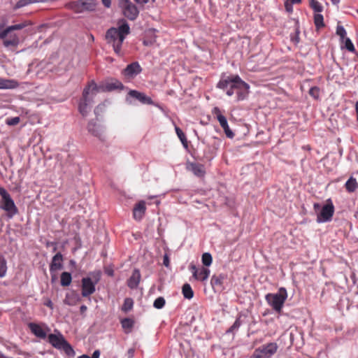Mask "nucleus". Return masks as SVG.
<instances>
[{
  "label": "nucleus",
  "mask_w": 358,
  "mask_h": 358,
  "mask_svg": "<svg viewBox=\"0 0 358 358\" xmlns=\"http://www.w3.org/2000/svg\"><path fill=\"white\" fill-rule=\"evenodd\" d=\"M124 85L117 80H114L107 81L97 85L94 80L88 83L87 85L84 88L83 96L79 103L78 109L82 115L85 116L88 113V106L93 101L94 97L99 92H111L115 90H122Z\"/></svg>",
  "instance_id": "obj_1"
},
{
  "label": "nucleus",
  "mask_w": 358,
  "mask_h": 358,
  "mask_svg": "<svg viewBox=\"0 0 358 358\" xmlns=\"http://www.w3.org/2000/svg\"><path fill=\"white\" fill-rule=\"evenodd\" d=\"M217 87L226 92L229 96L236 94V101H242L246 99L249 94L250 86L243 81L238 75L222 76Z\"/></svg>",
  "instance_id": "obj_2"
},
{
  "label": "nucleus",
  "mask_w": 358,
  "mask_h": 358,
  "mask_svg": "<svg viewBox=\"0 0 358 358\" xmlns=\"http://www.w3.org/2000/svg\"><path fill=\"white\" fill-rule=\"evenodd\" d=\"M130 33V27L127 22H124L117 28L111 27L106 33L108 44L112 45L114 52L118 56H122V46L126 36Z\"/></svg>",
  "instance_id": "obj_3"
},
{
  "label": "nucleus",
  "mask_w": 358,
  "mask_h": 358,
  "mask_svg": "<svg viewBox=\"0 0 358 358\" xmlns=\"http://www.w3.org/2000/svg\"><path fill=\"white\" fill-rule=\"evenodd\" d=\"M287 298V292L285 287H280L275 294L268 293L265 296L268 304L278 313L282 311Z\"/></svg>",
  "instance_id": "obj_4"
},
{
  "label": "nucleus",
  "mask_w": 358,
  "mask_h": 358,
  "mask_svg": "<svg viewBox=\"0 0 358 358\" xmlns=\"http://www.w3.org/2000/svg\"><path fill=\"white\" fill-rule=\"evenodd\" d=\"M97 3L95 0H77L65 4V8L75 13L92 12L96 10Z\"/></svg>",
  "instance_id": "obj_5"
},
{
  "label": "nucleus",
  "mask_w": 358,
  "mask_h": 358,
  "mask_svg": "<svg viewBox=\"0 0 358 358\" xmlns=\"http://www.w3.org/2000/svg\"><path fill=\"white\" fill-rule=\"evenodd\" d=\"M48 342L55 348L63 350L69 357L75 356V351L71 345L65 340L63 335L50 334L48 336Z\"/></svg>",
  "instance_id": "obj_6"
},
{
  "label": "nucleus",
  "mask_w": 358,
  "mask_h": 358,
  "mask_svg": "<svg viewBox=\"0 0 358 358\" xmlns=\"http://www.w3.org/2000/svg\"><path fill=\"white\" fill-rule=\"evenodd\" d=\"M278 349L276 343H268L256 348L250 358H271Z\"/></svg>",
  "instance_id": "obj_7"
},
{
  "label": "nucleus",
  "mask_w": 358,
  "mask_h": 358,
  "mask_svg": "<svg viewBox=\"0 0 358 358\" xmlns=\"http://www.w3.org/2000/svg\"><path fill=\"white\" fill-rule=\"evenodd\" d=\"M0 195L1 196V201H0L1 208L8 213L15 214L17 212V209L15 203L10 195L3 187H0Z\"/></svg>",
  "instance_id": "obj_8"
},
{
  "label": "nucleus",
  "mask_w": 358,
  "mask_h": 358,
  "mask_svg": "<svg viewBox=\"0 0 358 358\" xmlns=\"http://www.w3.org/2000/svg\"><path fill=\"white\" fill-rule=\"evenodd\" d=\"M120 6L124 15L130 20H134L138 15L139 11L134 3L129 0H120Z\"/></svg>",
  "instance_id": "obj_9"
},
{
  "label": "nucleus",
  "mask_w": 358,
  "mask_h": 358,
  "mask_svg": "<svg viewBox=\"0 0 358 358\" xmlns=\"http://www.w3.org/2000/svg\"><path fill=\"white\" fill-rule=\"evenodd\" d=\"M334 213V206L330 199L327 201V203L322 208L320 213L317 215V222H327L331 220Z\"/></svg>",
  "instance_id": "obj_10"
},
{
  "label": "nucleus",
  "mask_w": 358,
  "mask_h": 358,
  "mask_svg": "<svg viewBox=\"0 0 358 358\" xmlns=\"http://www.w3.org/2000/svg\"><path fill=\"white\" fill-rule=\"evenodd\" d=\"M213 113L216 115L221 127L223 129L224 134L229 138H233L234 136V132L230 129L227 118L221 113L220 110L215 107L213 108Z\"/></svg>",
  "instance_id": "obj_11"
},
{
  "label": "nucleus",
  "mask_w": 358,
  "mask_h": 358,
  "mask_svg": "<svg viewBox=\"0 0 358 358\" xmlns=\"http://www.w3.org/2000/svg\"><path fill=\"white\" fill-rule=\"evenodd\" d=\"M97 281L93 282L89 277L83 278L81 280V294L83 297L93 294L96 291Z\"/></svg>",
  "instance_id": "obj_12"
},
{
  "label": "nucleus",
  "mask_w": 358,
  "mask_h": 358,
  "mask_svg": "<svg viewBox=\"0 0 358 358\" xmlns=\"http://www.w3.org/2000/svg\"><path fill=\"white\" fill-rule=\"evenodd\" d=\"M189 269L192 273V276L194 279L199 281L206 280L210 275V270L205 267L198 268L194 264L189 266Z\"/></svg>",
  "instance_id": "obj_13"
},
{
  "label": "nucleus",
  "mask_w": 358,
  "mask_h": 358,
  "mask_svg": "<svg viewBox=\"0 0 358 358\" xmlns=\"http://www.w3.org/2000/svg\"><path fill=\"white\" fill-rule=\"evenodd\" d=\"M142 71V68L137 62H132L123 70V75L128 79L134 78Z\"/></svg>",
  "instance_id": "obj_14"
},
{
  "label": "nucleus",
  "mask_w": 358,
  "mask_h": 358,
  "mask_svg": "<svg viewBox=\"0 0 358 358\" xmlns=\"http://www.w3.org/2000/svg\"><path fill=\"white\" fill-rule=\"evenodd\" d=\"M127 96L134 98L143 104L154 105V101L150 97L146 96L144 93L135 90H130L127 94Z\"/></svg>",
  "instance_id": "obj_15"
},
{
  "label": "nucleus",
  "mask_w": 358,
  "mask_h": 358,
  "mask_svg": "<svg viewBox=\"0 0 358 358\" xmlns=\"http://www.w3.org/2000/svg\"><path fill=\"white\" fill-rule=\"evenodd\" d=\"M45 325L44 324H39L34 322H30L28 324V327L31 332L39 338L44 339L46 338V331L43 329Z\"/></svg>",
  "instance_id": "obj_16"
},
{
  "label": "nucleus",
  "mask_w": 358,
  "mask_h": 358,
  "mask_svg": "<svg viewBox=\"0 0 358 358\" xmlns=\"http://www.w3.org/2000/svg\"><path fill=\"white\" fill-rule=\"evenodd\" d=\"M187 169L197 177L201 178L206 174L204 166L199 163L189 162L187 164Z\"/></svg>",
  "instance_id": "obj_17"
},
{
  "label": "nucleus",
  "mask_w": 358,
  "mask_h": 358,
  "mask_svg": "<svg viewBox=\"0 0 358 358\" xmlns=\"http://www.w3.org/2000/svg\"><path fill=\"white\" fill-rule=\"evenodd\" d=\"M146 210L145 202L143 201L136 203L133 209V217L136 220L140 221L144 216Z\"/></svg>",
  "instance_id": "obj_18"
},
{
  "label": "nucleus",
  "mask_w": 358,
  "mask_h": 358,
  "mask_svg": "<svg viewBox=\"0 0 358 358\" xmlns=\"http://www.w3.org/2000/svg\"><path fill=\"white\" fill-rule=\"evenodd\" d=\"M88 131L101 141H104V136L101 128L95 122H90L87 125Z\"/></svg>",
  "instance_id": "obj_19"
},
{
  "label": "nucleus",
  "mask_w": 358,
  "mask_h": 358,
  "mask_svg": "<svg viewBox=\"0 0 358 358\" xmlns=\"http://www.w3.org/2000/svg\"><path fill=\"white\" fill-rule=\"evenodd\" d=\"M63 256L60 252L57 253L52 259L50 265V271L55 272L62 268Z\"/></svg>",
  "instance_id": "obj_20"
},
{
  "label": "nucleus",
  "mask_w": 358,
  "mask_h": 358,
  "mask_svg": "<svg viewBox=\"0 0 358 358\" xmlns=\"http://www.w3.org/2000/svg\"><path fill=\"white\" fill-rule=\"evenodd\" d=\"M141 280V273L138 269H134L131 277L127 281V285L131 289H135L138 287Z\"/></svg>",
  "instance_id": "obj_21"
},
{
  "label": "nucleus",
  "mask_w": 358,
  "mask_h": 358,
  "mask_svg": "<svg viewBox=\"0 0 358 358\" xmlns=\"http://www.w3.org/2000/svg\"><path fill=\"white\" fill-rule=\"evenodd\" d=\"M18 86V82L15 80L4 79L0 78V89H15Z\"/></svg>",
  "instance_id": "obj_22"
},
{
  "label": "nucleus",
  "mask_w": 358,
  "mask_h": 358,
  "mask_svg": "<svg viewBox=\"0 0 358 358\" xmlns=\"http://www.w3.org/2000/svg\"><path fill=\"white\" fill-rule=\"evenodd\" d=\"M26 27V24L24 23L17 24L15 25L10 26L7 27L6 29L0 32V38H4L8 36V33L14 30H20Z\"/></svg>",
  "instance_id": "obj_23"
},
{
  "label": "nucleus",
  "mask_w": 358,
  "mask_h": 358,
  "mask_svg": "<svg viewBox=\"0 0 358 358\" xmlns=\"http://www.w3.org/2000/svg\"><path fill=\"white\" fill-rule=\"evenodd\" d=\"M3 39V45L5 47H16L19 43V38L17 35H10L8 37H6Z\"/></svg>",
  "instance_id": "obj_24"
},
{
  "label": "nucleus",
  "mask_w": 358,
  "mask_h": 358,
  "mask_svg": "<svg viewBox=\"0 0 358 358\" xmlns=\"http://www.w3.org/2000/svg\"><path fill=\"white\" fill-rule=\"evenodd\" d=\"M345 187L348 192H354L358 188L357 180L351 176L345 182Z\"/></svg>",
  "instance_id": "obj_25"
},
{
  "label": "nucleus",
  "mask_w": 358,
  "mask_h": 358,
  "mask_svg": "<svg viewBox=\"0 0 358 358\" xmlns=\"http://www.w3.org/2000/svg\"><path fill=\"white\" fill-rule=\"evenodd\" d=\"M78 301L79 297L78 296V295L74 292H71L66 294V297L64 300V303L69 306H74L78 303Z\"/></svg>",
  "instance_id": "obj_26"
},
{
  "label": "nucleus",
  "mask_w": 358,
  "mask_h": 358,
  "mask_svg": "<svg viewBox=\"0 0 358 358\" xmlns=\"http://www.w3.org/2000/svg\"><path fill=\"white\" fill-rule=\"evenodd\" d=\"M182 292L185 299H191L194 296V292L191 286L187 283L183 285L182 288Z\"/></svg>",
  "instance_id": "obj_27"
},
{
  "label": "nucleus",
  "mask_w": 358,
  "mask_h": 358,
  "mask_svg": "<svg viewBox=\"0 0 358 358\" xmlns=\"http://www.w3.org/2000/svg\"><path fill=\"white\" fill-rule=\"evenodd\" d=\"M72 280V277L70 273L69 272H63L61 274V285L63 287L69 286Z\"/></svg>",
  "instance_id": "obj_28"
},
{
  "label": "nucleus",
  "mask_w": 358,
  "mask_h": 358,
  "mask_svg": "<svg viewBox=\"0 0 358 358\" xmlns=\"http://www.w3.org/2000/svg\"><path fill=\"white\" fill-rule=\"evenodd\" d=\"M175 129L176 134L179 139L180 140L182 145L184 146V148H187L188 141L184 132L178 127H176Z\"/></svg>",
  "instance_id": "obj_29"
},
{
  "label": "nucleus",
  "mask_w": 358,
  "mask_h": 358,
  "mask_svg": "<svg viewBox=\"0 0 358 358\" xmlns=\"http://www.w3.org/2000/svg\"><path fill=\"white\" fill-rule=\"evenodd\" d=\"M7 272V263L4 257L0 254V278H3Z\"/></svg>",
  "instance_id": "obj_30"
},
{
  "label": "nucleus",
  "mask_w": 358,
  "mask_h": 358,
  "mask_svg": "<svg viewBox=\"0 0 358 358\" xmlns=\"http://www.w3.org/2000/svg\"><path fill=\"white\" fill-rule=\"evenodd\" d=\"M224 278V275L222 274L213 275L210 280L212 286H221L223 284Z\"/></svg>",
  "instance_id": "obj_31"
},
{
  "label": "nucleus",
  "mask_w": 358,
  "mask_h": 358,
  "mask_svg": "<svg viewBox=\"0 0 358 358\" xmlns=\"http://www.w3.org/2000/svg\"><path fill=\"white\" fill-rule=\"evenodd\" d=\"M314 23L317 29H320L324 27V17L321 14H315L314 15Z\"/></svg>",
  "instance_id": "obj_32"
},
{
  "label": "nucleus",
  "mask_w": 358,
  "mask_h": 358,
  "mask_svg": "<svg viewBox=\"0 0 358 358\" xmlns=\"http://www.w3.org/2000/svg\"><path fill=\"white\" fill-rule=\"evenodd\" d=\"M134 306V301L133 299L131 298H126L124 301V303L122 306V310L127 313L128 311L131 310Z\"/></svg>",
  "instance_id": "obj_33"
},
{
  "label": "nucleus",
  "mask_w": 358,
  "mask_h": 358,
  "mask_svg": "<svg viewBox=\"0 0 358 358\" xmlns=\"http://www.w3.org/2000/svg\"><path fill=\"white\" fill-rule=\"evenodd\" d=\"M202 264L205 266H209L213 262L212 255L208 252H205L202 255L201 257Z\"/></svg>",
  "instance_id": "obj_34"
},
{
  "label": "nucleus",
  "mask_w": 358,
  "mask_h": 358,
  "mask_svg": "<svg viewBox=\"0 0 358 358\" xmlns=\"http://www.w3.org/2000/svg\"><path fill=\"white\" fill-rule=\"evenodd\" d=\"M134 320L130 318H124L121 321L122 327L125 330H131L134 326Z\"/></svg>",
  "instance_id": "obj_35"
},
{
  "label": "nucleus",
  "mask_w": 358,
  "mask_h": 358,
  "mask_svg": "<svg viewBox=\"0 0 358 358\" xmlns=\"http://www.w3.org/2000/svg\"><path fill=\"white\" fill-rule=\"evenodd\" d=\"M310 7L317 13H320L323 10L322 6L317 0H309Z\"/></svg>",
  "instance_id": "obj_36"
},
{
  "label": "nucleus",
  "mask_w": 358,
  "mask_h": 358,
  "mask_svg": "<svg viewBox=\"0 0 358 358\" xmlns=\"http://www.w3.org/2000/svg\"><path fill=\"white\" fill-rule=\"evenodd\" d=\"M241 320L240 318H237L236 320V321L234 322V323L233 324V325L229 329L227 330V334H234L236 331H237L238 329V328L241 327Z\"/></svg>",
  "instance_id": "obj_37"
},
{
  "label": "nucleus",
  "mask_w": 358,
  "mask_h": 358,
  "mask_svg": "<svg viewBox=\"0 0 358 358\" xmlns=\"http://www.w3.org/2000/svg\"><path fill=\"white\" fill-rule=\"evenodd\" d=\"M164 305H165V299L162 296L157 298L155 300L154 303H153L154 307L157 309L162 308L164 306Z\"/></svg>",
  "instance_id": "obj_38"
},
{
  "label": "nucleus",
  "mask_w": 358,
  "mask_h": 358,
  "mask_svg": "<svg viewBox=\"0 0 358 358\" xmlns=\"http://www.w3.org/2000/svg\"><path fill=\"white\" fill-rule=\"evenodd\" d=\"M309 94L315 99H317L320 96V88L318 87H312L309 90Z\"/></svg>",
  "instance_id": "obj_39"
},
{
  "label": "nucleus",
  "mask_w": 358,
  "mask_h": 358,
  "mask_svg": "<svg viewBox=\"0 0 358 358\" xmlns=\"http://www.w3.org/2000/svg\"><path fill=\"white\" fill-rule=\"evenodd\" d=\"M38 0H19L15 6V8H20L31 3L36 2Z\"/></svg>",
  "instance_id": "obj_40"
},
{
  "label": "nucleus",
  "mask_w": 358,
  "mask_h": 358,
  "mask_svg": "<svg viewBox=\"0 0 358 358\" xmlns=\"http://www.w3.org/2000/svg\"><path fill=\"white\" fill-rule=\"evenodd\" d=\"M344 39L345 48L351 52H355V48L351 40L349 38H345Z\"/></svg>",
  "instance_id": "obj_41"
},
{
  "label": "nucleus",
  "mask_w": 358,
  "mask_h": 358,
  "mask_svg": "<svg viewBox=\"0 0 358 358\" xmlns=\"http://www.w3.org/2000/svg\"><path fill=\"white\" fill-rule=\"evenodd\" d=\"M20 118L19 117H14L6 119V123L10 126H15L17 125L20 122Z\"/></svg>",
  "instance_id": "obj_42"
},
{
  "label": "nucleus",
  "mask_w": 358,
  "mask_h": 358,
  "mask_svg": "<svg viewBox=\"0 0 358 358\" xmlns=\"http://www.w3.org/2000/svg\"><path fill=\"white\" fill-rule=\"evenodd\" d=\"M336 34L339 36L342 40L346 38V31L343 26L337 27Z\"/></svg>",
  "instance_id": "obj_43"
},
{
  "label": "nucleus",
  "mask_w": 358,
  "mask_h": 358,
  "mask_svg": "<svg viewBox=\"0 0 358 358\" xmlns=\"http://www.w3.org/2000/svg\"><path fill=\"white\" fill-rule=\"evenodd\" d=\"M292 4L293 3H291L289 1H287L285 3V9L287 12L289 13H291L292 12Z\"/></svg>",
  "instance_id": "obj_44"
},
{
  "label": "nucleus",
  "mask_w": 358,
  "mask_h": 358,
  "mask_svg": "<svg viewBox=\"0 0 358 358\" xmlns=\"http://www.w3.org/2000/svg\"><path fill=\"white\" fill-rule=\"evenodd\" d=\"M135 349L134 348H130L127 351V355L129 358H132L134 355Z\"/></svg>",
  "instance_id": "obj_45"
},
{
  "label": "nucleus",
  "mask_w": 358,
  "mask_h": 358,
  "mask_svg": "<svg viewBox=\"0 0 358 358\" xmlns=\"http://www.w3.org/2000/svg\"><path fill=\"white\" fill-rule=\"evenodd\" d=\"M102 3L106 8H110L111 6V0H101Z\"/></svg>",
  "instance_id": "obj_46"
},
{
  "label": "nucleus",
  "mask_w": 358,
  "mask_h": 358,
  "mask_svg": "<svg viewBox=\"0 0 358 358\" xmlns=\"http://www.w3.org/2000/svg\"><path fill=\"white\" fill-rule=\"evenodd\" d=\"M100 356V352L99 350H95L92 355L90 358H99Z\"/></svg>",
  "instance_id": "obj_47"
},
{
  "label": "nucleus",
  "mask_w": 358,
  "mask_h": 358,
  "mask_svg": "<svg viewBox=\"0 0 358 358\" xmlns=\"http://www.w3.org/2000/svg\"><path fill=\"white\" fill-rule=\"evenodd\" d=\"M163 264L165 266H169V257L165 255L164 257V262H163Z\"/></svg>",
  "instance_id": "obj_48"
},
{
  "label": "nucleus",
  "mask_w": 358,
  "mask_h": 358,
  "mask_svg": "<svg viewBox=\"0 0 358 358\" xmlns=\"http://www.w3.org/2000/svg\"><path fill=\"white\" fill-rule=\"evenodd\" d=\"M87 310V307L85 305H82L80 308V312L81 314H84Z\"/></svg>",
  "instance_id": "obj_49"
},
{
  "label": "nucleus",
  "mask_w": 358,
  "mask_h": 358,
  "mask_svg": "<svg viewBox=\"0 0 358 358\" xmlns=\"http://www.w3.org/2000/svg\"><path fill=\"white\" fill-rule=\"evenodd\" d=\"M46 306L50 308L51 309L53 308V303L50 300H48L45 303Z\"/></svg>",
  "instance_id": "obj_50"
},
{
  "label": "nucleus",
  "mask_w": 358,
  "mask_h": 358,
  "mask_svg": "<svg viewBox=\"0 0 358 358\" xmlns=\"http://www.w3.org/2000/svg\"><path fill=\"white\" fill-rule=\"evenodd\" d=\"M148 0H136L137 3L145 4L148 3Z\"/></svg>",
  "instance_id": "obj_51"
},
{
  "label": "nucleus",
  "mask_w": 358,
  "mask_h": 358,
  "mask_svg": "<svg viewBox=\"0 0 358 358\" xmlns=\"http://www.w3.org/2000/svg\"><path fill=\"white\" fill-rule=\"evenodd\" d=\"M355 110H356V115H357V120L358 121V101L356 102V104H355Z\"/></svg>",
  "instance_id": "obj_52"
},
{
  "label": "nucleus",
  "mask_w": 358,
  "mask_h": 358,
  "mask_svg": "<svg viewBox=\"0 0 358 358\" xmlns=\"http://www.w3.org/2000/svg\"><path fill=\"white\" fill-rule=\"evenodd\" d=\"M333 4H338L340 2V0H331Z\"/></svg>",
  "instance_id": "obj_53"
},
{
  "label": "nucleus",
  "mask_w": 358,
  "mask_h": 358,
  "mask_svg": "<svg viewBox=\"0 0 358 358\" xmlns=\"http://www.w3.org/2000/svg\"><path fill=\"white\" fill-rule=\"evenodd\" d=\"M78 358H90V357L88 355H83L78 357Z\"/></svg>",
  "instance_id": "obj_54"
},
{
  "label": "nucleus",
  "mask_w": 358,
  "mask_h": 358,
  "mask_svg": "<svg viewBox=\"0 0 358 358\" xmlns=\"http://www.w3.org/2000/svg\"><path fill=\"white\" fill-rule=\"evenodd\" d=\"M317 207H319V204H317V203H315V204H314V208H317Z\"/></svg>",
  "instance_id": "obj_55"
},
{
  "label": "nucleus",
  "mask_w": 358,
  "mask_h": 358,
  "mask_svg": "<svg viewBox=\"0 0 358 358\" xmlns=\"http://www.w3.org/2000/svg\"><path fill=\"white\" fill-rule=\"evenodd\" d=\"M143 44L147 45H148V42H146L145 41H143Z\"/></svg>",
  "instance_id": "obj_56"
},
{
  "label": "nucleus",
  "mask_w": 358,
  "mask_h": 358,
  "mask_svg": "<svg viewBox=\"0 0 358 358\" xmlns=\"http://www.w3.org/2000/svg\"><path fill=\"white\" fill-rule=\"evenodd\" d=\"M108 274H109L110 275H113V271H109Z\"/></svg>",
  "instance_id": "obj_57"
},
{
  "label": "nucleus",
  "mask_w": 358,
  "mask_h": 358,
  "mask_svg": "<svg viewBox=\"0 0 358 358\" xmlns=\"http://www.w3.org/2000/svg\"><path fill=\"white\" fill-rule=\"evenodd\" d=\"M357 13H358V10H357Z\"/></svg>",
  "instance_id": "obj_58"
},
{
  "label": "nucleus",
  "mask_w": 358,
  "mask_h": 358,
  "mask_svg": "<svg viewBox=\"0 0 358 358\" xmlns=\"http://www.w3.org/2000/svg\"><path fill=\"white\" fill-rule=\"evenodd\" d=\"M152 1H154L155 0H152Z\"/></svg>",
  "instance_id": "obj_59"
}]
</instances>
